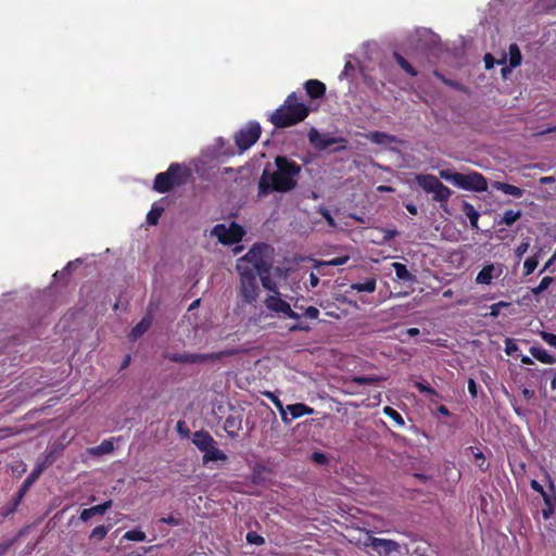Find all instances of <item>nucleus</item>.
<instances>
[{
  "instance_id": "14",
  "label": "nucleus",
  "mask_w": 556,
  "mask_h": 556,
  "mask_svg": "<svg viewBox=\"0 0 556 556\" xmlns=\"http://www.w3.org/2000/svg\"><path fill=\"white\" fill-rule=\"evenodd\" d=\"M544 508L542 515L545 520H553L556 523V494L554 484H551L549 493L543 497Z\"/></svg>"
},
{
  "instance_id": "2",
  "label": "nucleus",
  "mask_w": 556,
  "mask_h": 556,
  "mask_svg": "<svg viewBox=\"0 0 556 556\" xmlns=\"http://www.w3.org/2000/svg\"><path fill=\"white\" fill-rule=\"evenodd\" d=\"M257 249H250L249 252L237 262L236 269L240 281L238 295L243 304H255L260 295L257 276L254 271L251 258H255Z\"/></svg>"
},
{
  "instance_id": "10",
  "label": "nucleus",
  "mask_w": 556,
  "mask_h": 556,
  "mask_svg": "<svg viewBox=\"0 0 556 556\" xmlns=\"http://www.w3.org/2000/svg\"><path fill=\"white\" fill-rule=\"evenodd\" d=\"M232 350H226L225 352H220L217 354H190V353H178L176 351L168 352L165 357L179 363H200L207 359H216L220 356H228L231 355Z\"/></svg>"
},
{
  "instance_id": "47",
  "label": "nucleus",
  "mask_w": 556,
  "mask_h": 556,
  "mask_svg": "<svg viewBox=\"0 0 556 556\" xmlns=\"http://www.w3.org/2000/svg\"><path fill=\"white\" fill-rule=\"evenodd\" d=\"M304 316L309 319H317L319 317V309L315 306H308L304 311Z\"/></svg>"
},
{
  "instance_id": "1",
  "label": "nucleus",
  "mask_w": 556,
  "mask_h": 556,
  "mask_svg": "<svg viewBox=\"0 0 556 556\" xmlns=\"http://www.w3.org/2000/svg\"><path fill=\"white\" fill-rule=\"evenodd\" d=\"M276 170L264 168L257 184V198L262 199L273 192L287 193L298 186L302 166L286 155L274 160Z\"/></svg>"
},
{
  "instance_id": "59",
  "label": "nucleus",
  "mask_w": 556,
  "mask_h": 556,
  "mask_svg": "<svg viewBox=\"0 0 556 556\" xmlns=\"http://www.w3.org/2000/svg\"><path fill=\"white\" fill-rule=\"evenodd\" d=\"M555 181V178L553 176H544L540 178V184L542 185H548Z\"/></svg>"
},
{
  "instance_id": "28",
  "label": "nucleus",
  "mask_w": 556,
  "mask_h": 556,
  "mask_svg": "<svg viewBox=\"0 0 556 556\" xmlns=\"http://www.w3.org/2000/svg\"><path fill=\"white\" fill-rule=\"evenodd\" d=\"M391 266L394 269L396 278L399 280L414 281L415 277L412 273H409L406 265L399 263V262H394V263H392Z\"/></svg>"
},
{
  "instance_id": "52",
  "label": "nucleus",
  "mask_w": 556,
  "mask_h": 556,
  "mask_svg": "<svg viewBox=\"0 0 556 556\" xmlns=\"http://www.w3.org/2000/svg\"><path fill=\"white\" fill-rule=\"evenodd\" d=\"M161 522L168 523L172 526H179L181 525V518H176L174 516H168L160 519Z\"/></svg>"
},
{
  "instance_id": "58",
  "label": "nucleus",
  "mask_w": 556,
  "mask_h": 556,
  "mask_svg": "<svg viewBox=\"0 0 556 556\" xmlns=\"http://www.w3.org/2000/svg\"><path fill=\"white\" fill-rule=\"evenodd\" d=\"M283 315H286L287 317L291 318V319H300V314H298L296 312L292 311V308L290 307V311H287L283 313Z\"/></svg>"
},
{
  "instance_id": "39",
  "label": "nucleus",
  "mask_w": 556,
  "mask_h": 556,
  "mask_svg": "<svg viewBox=\"0 0 556 556\" xmlns=\"http://www.w3.org/2000/svg\"><path fill=\"white\" fill-rule=\"evenodd\" d=\"M124 539L129 540V541L142 542L146 540V533L141 530L135 529V530L127 531L124 534Z\"/></svg>"
},
{
  "instance_id": "64",
  "label": "nucleus",
  "mask_w": 556,
  "mask_h": 556,
  "mask_svg": "<svg viewBox=\"0 0 556 556\" xmlns=\"http://www.w3.org/2000/svg\"><path fill=\"white\" fill-rule=\"evenodd\" d=\"M406 333H407L408 337H415V336L419 334L420 331H419L418 328H408L406 330Z\"/></svg>"
},
{
  "instance_id": "19",
  "label": "nucleus",
  "mask_w": 556,
  "mask_h": 556,
  "mask_svg": "<svg viewBox=\"0 0 556 556\" xmlns=\"http://www.w3.org/2000/svg\"><path fill=\"white\" fill-rule=\"evenodd\" d=\"M112 507V501H106L100 505L92 506L90 508H86L80 513L79 519L84 522L88 521L91 517L96 515H103L106 513L109 508Z\"/></svg>"
},
{
  "instance_id": "41",
  "label": "nucleus",
  "mask_w": 556,
  "mask_h": 556,
  "mask_svg": "<svg viewBox=\"0 0 556 556\" xmlns=\"http://www.w3.org/2000/svg\"><path fill=\"white\" fill-rule=\"evenodd\" d=\"M383 410H384V414L387 416H389L390 418H392L399 426H404V424H405L404 418L397 410H395L389 406L384 407Z\"/></svg>"
},
{
  "instance_id": "32",
  "label": "nucleus",
  "mask_w": 556,
  "mask_h": 556,
  "mask_svg": "<svg viewBox=\"0 0 556 556\" xmlns=\"http://www.w3.org/2000/svg\"><path fill=\"white\" fill-rule=\"evenodd\" d=\"M371 142L377 144H388L396 142V138L383 131H374L368 137Z\"/></svg>"
},
{
  "instance_id": "31",
  "label": "nucleus",
  "mask_w": 556,
  "mask_h": 556,
  "mask_svg": "<svg viewBox=\"0 0 556 556\" xmlns=\"http://www.w3.org/2000/svg\"><path fill=\"white\" fill-rule=\"evenodd\" d=\"M264 395L268 397L274 403L276 408L279 410L282 421L285 424H290L292 421V418H289V416H287L282 402L270 391L264 392Z\"/></svg>"
},
{
  "instance_id": "34",
  "label": "nucleus",
  "mask_w": 556,
  "mask_h": 556,
  "mask_svg": "<svg viewBox=\"0 0 556 556\" xmlns=\"http://www.w3.org/2000/svg\"><path fill=\"white\" fill-rule=\"evenodd\" d=\"M164 208L162 206H157L153 204L149 213L147 214V223L149 225L155 226L159 223L160 217L162 216Z\"/></svg>"
},
{
  "instance_id": "11",
  "label": "nucleus",
  "mask_w": 556,
  "mask_h": 556,
  "mask_svg": "<svg viewBox=\"0 0 556 556\" xmlns=\"http://www.w3.org/2000/svg\"><path fill=\"white\" fill-rule=\"evenodd\" d=\"M364 545L372 547L380 556H390L400 551V544L390 539L368 536Z\"/></svg>"
},
{
  "instance_id": "63",
  "label": "nucleus",
  "mask_w": 556,
  "mask_h": 556,
  "mask_svg": "<svg viewBox=\"0 0 556 556\" xmlns=\"http://www.w3.org/2000/svg\"><path fill=\"white\" fill-rule=\"evenodd\" d=\"M309 282L312 287H316L319 283V278L315 274L309 275Z\"/></svg>"
},
{
  "instance_id": "23",
  "label": "nucleus",
  "mask_w": 556,
  "mask_h": 556,
  "mask_svg": "<svg viewBox=\"0 0 556 556\" xmlns=\"http://www.w3.org/2000/svg\"><path fill=\"white\" fill-rule=\"evenodd\" d=\"M463 212L469 219L471 228L478 229L480 213L475 208V206L471 203L465 201L463 203Z\"/></svg>"
},
{
  "instance_id": "12",
  "label": "nucleus",
  "mask_w": 556,
  "mask_h": 556,
  "mask_svg": "<svg viewBox=\"0 0 556 556\" xmlns=\"http://www.w3.org/2000/svg\"><path fill=\"white\" fill-rule=\"evenodd\" d=\"M308 140L313 146H315L319 150H325L339 142H346L345 139L342 137L320 135L319 131L314 127H312L308 131Z\"/></svg>"
},
{
  "instance_id": "36",
  "label": "nucleus",
  "mask_w": 556,
  "mask_h": 556,
  "mask_svg": "<svg viewBox=\"0 0 556 556\" xmlns=\"http://www.w3.org/2000/svg\"><path fill=\"white\" fill-rule=\"evenodd\" d=\"M533 357L544 364H553L555 358L546 350H531Z\"/></svg>"
},
{
  "instance_id": "55",
  "label": "nucleus",
  "mask_w": 556,
  "mask_h": 556,
  "mask_svg": "<svg viewBox=\"0 0 556 556\" xmlns=\"http://www.w3.org/2000/svg\"><path fill=\"white\" fill-rule=\"evenodd\" d=\"M468 391L472 397H477L478 394V388L472 378L468 380Z\"/></svg>"
},
{
  "instance_id": "61",
  "label": "nucleus",
  "mask_w": 556,
  "mask_h": 556,
  "mask_svg": "<svg viewBox=\"0 0 556 556\" xmlns=\"http://www.w3.org/2000/svg\"><path fill=\"white\" fill-rule=\"evenodd\" d=\"M406 210L412 214V215H417L418 213V210H417V206L413 203H409V204H406L405 205Z\"/></svg>"
},
{
  "instance_id": "44",
  "label": "nucleus",
  "mask_w": 556,
  "mask_h": 556,
  "mask_svg": "<svg viewBox=\"0 0 556 556\" xmlns=\"http://www.w3.org/2000/svg\"><path fill=\"white\" fill-rule=\"evenodd\" d=\"M509 306V303L507 302H504V301H501V302H497V303H494L490 306V313L489 315L491 317H497L500 315V309L502 307H507Z\"/></svg>"
},
{
  "instance_id": "15",
  "label": "nucleus",
  "mask_w": 556,
  "mask_h": 556,
  "mask_svg": "<svg viewBox=\"0 0 556 556\" xmlns=\"http://www.w3.org/2000/svg\"><path fill=\"white\" fill-rule=\"evenodd\" d=\"M279 295V292L278 294L274 293V295H268L265 299V305L269 311L283 314L285 312L290 311V304L282 300Z\"/></svg>"
},
{
  "instance_id": "33",
  "label": "nucleus",
  "mask_w": 556,
  "mask_h": 556,
  "mask_svg": "<svg viewBox=\"0 0 556 556\" xmlns=\"http://www.w3.org/2000/svg\"><path fill=\"white\" fill-rule=\"evenodd\" d=\"M521 217V211L506 210L498 222V224H504L506 226H511Z\"/></svg>"
},
{
  "instance_id": "43",
  "label": "nucleus",
  "mask_w": 556,
  "mask_h": 556,
  "mask_svg": "<svg viewBox=\"0 0 556 556\" xmlns=\"http://www.w3.org/2000/svg\"><path fill=\"white\" fill-rule=\"evenodd\" d=\"M247 542L254 545H263L265 543V539L257 534L254 531H250L247 533Z\"/></svg>"
},
{
  "instance_id": "3",
  "label": "nucleus",
  "mask_w": 556,
  "mask_h": 556,
  "mask_svg": "<svg viewBox=\"0 0 556 556\" xmlns=\"http://www.w3.org/2000/svg\"><path fill=\"white\" fill-rule=\"evenodd\" d=\"M309 114V109L298 101L295 92H291L283 104L270 116L271 124L277 128H287L303 122Z\"/></svg>"
},
{
  "instance_id": "20",
  "label": "nucleus",
  "mask_w": 556,
  "mask_h": 556,
  "mask_svg": "<svg viewBox=\"0 0 556 556\" xmlns=\"http://www.w3.org/2000/svg\"><path fill=\"white\" fill-rule=\"evenodd\" d=\"M286 414H290V418L295 419L299 417H302L304 415H312L314 413V409L303 403H296L285 406Z\"/></svg>"
},
{
  "instance_id": "42",
  "label": "nucleus",
  "mask_w": 556,
  "mask_h": 556,
  "mask_svg": "<svg viewBox=\"0 0 556 556\" xmlns=\"http://www.w3.org/2000/svg\"><path fill=\"white\" fill-rule=\"evenodd\" d=\"M110 528L109 527H105V526H98L96 527L91 534H90V539H96L98 541H101L105 538V535L108 534Z\"/></svg>"
},
{
  "instance_id": "48",
  "label": "nucleus",
  "mask_w": 556,
  "mask_h": 556,
  "mask_svg": "<svg viewBox=\"0 0 556 556\" xmlns=\"http://www.w3.org/2000/svg\"><path fill=\"white\" fill-rule=\"evenodd\" d=\"M319 214L325 218V220L328 223L329 226H334V219L331 215V213L325 208V207H320L319 208Z\"/></svg>"
},
{
  "instance_id": "26",
  "label": "nucleus",
  "mask_w": 556,
  "mask_h": 556,
  "mask_svg": "<svg viewBox=\"0 0 556 556\" xmlns=\"http://www.w3.org/2000/svg\"><path fill=\"white\" fill-rule=\"evenodd\" d=\"M114 450V444L111 439L103 440L99 445L91 447L88 450L90 455L101 456L104 454H110Z\"/></svg>"
},
{
  "instance_id": "25",
  "label": "nucleus",
  "mask_w": 556,
  "mask_h": 556,
  "mask_svg": "<svg viewBox=\"0 0 556 556\" xmlns=\"http://www.w3.org/2000/svg\"><path fill=\"white\" fill-rule=\"evenodd\" d=\"M227 455L219 448H217L216 444H213L212 447H208L204 451L203 462H216V460H226Z\"/></svg>"
},
{
  "instance_id": "9",
  "label": "nucleus",
  "mask_w": 556,
  "mask_h": 556,
  "mask_svg": "<svg viewBox=\"0 0 556 556\" xmlns=\"http://www.w3.org/2000/svg\"><path fill=\"white\" fill-rule=\"evenodd\" d=\"M456 187L464 190L483 192L488 189V181L482 174L471 172L469 174H460Z\"/></svg>"
},
{
  "instance_id": "45",
  "label": "nucleus",
  "mask_w": 556,
  "mask_h": 556,
  "mask_svg": "<svg viewBox=\"0 0 556 556\" xmlns=\"http://www.w3.org/2000/svg\"><path fill=\"white\" fill-rule=\"evenodd\" d=\"M530 244H529V241L526 240L523 242H521L516 249H515V255L518 260H521L522 256L527 253L528 249H529Z\"/></svg>"
},
{
  "instance_id": "50",
  "label": "nucleus",
  "mask_w": 556,
  "mask_h": 556,
  "mask_svg": "<svg viewBox=\"0 0 556 556\" xmlns=\"http://www.w3.org/2000/svg\"><path fill=\"white\" fill-rule=\"evenodd\" d=\"M530 485L535 492L540 493L542 497L549 493L545 491L544 488L536 480H531Z\"/></svg>"
},
{
  "instance_id": "51",
  "label": "nucleus",
  "mask_w": 556,
  "mask_h": 556,
  "mask_svg": "<svg viewBox=\"0 0 556 556\" xmlns=\"http://www.w3.org/2000/svg\"><path fill=\"white\" fill-rule=\"evenodd\" d=\"M348 261H349V256H339V257H334V258L328 261L327 264L331 265V266H340V265H344Z\"/></svg>"
},
{
  "instance_id": "53",
  "label": "nucleus",
  "mask_w": 556,
  "mask_h": 556,
  "mask_svg": "<svg viewBox=\"0 0 556 556\" xmlns=\"http://www.w3.org/2000/svg\"><path fill=\"white\" fill-rule=\"evenodd\" d=\"M543 339L548 345L556 348V334L543 332Z\"/></svg>"
},
{
  "instance_id": "4",
  "label": "nucleus",
  "mask_w": 556,
  "mask_h": 556,
  "mask_svg": "<svg viewBox=\"0 0 556 556\" xmlns=\"http://www.w3.org/2000/svg\"><path fill=\"white\" fill-rule=\"evenodd\" d=\"M251 249H257L255 258H251L254 271L260 277L262 286L278 294V286L271 277L273 269V249L267 243H255Z\"/></svg>"
},
{
  "instance_id": "29",
  "label": "nucleus",
  "mask_w": 556,
  "mask_h": 556,
  "mask_svg": "<svg viewBox=\"0 0 556 556\" xmlns=\"http://www.w3.org/2000/svg\"><path fill=\"white\" fill-rule=\"evenodd\" d=\"M393 58L399 64V66L409 76L415 77L417 76V71L415 67L399 52H393Z\"/></svg>"
},
{
  "instance_id": "21",
  "label": "nucleus",
  "mask_w": 556,
  "mask_h": 556,
  "mask_svg": "<svg viewBox=\"0 0 556 556\" xmlns=\"http://www.w3.org/2000/svg\"><path fill=\"white\" fill-rule=\"evenodd\" d=\"M495 265L486 264L483 268L478 273L476 277V282L478 285H490L492 279L494 278Z\"/></svg>"
},
{
  "instance_id": "46",
  "label": "nucleus",
  "mask_w": 556,
  "mask_h": 556,
  "mask_svg": "<svg viewBox=\"0 0 556 556\" xmlns=\"http://www.w3.org/2000/svg\"><path fill=\"white\" fill-rule=\"evenodd\" d=\"M312 460L318 465H326L329 459L326 454L321 452H314L312 454Z\"/></svg>"
},
{
  "instance_id": "40",
  "label": "nucleus",
  "mask_w": 556,
  "mask_h": 556,
  "mask_svg": "<svg viewBox=\"0 0 556 556\" xmlns=\"http://www.w3.org/2000/svg\"><path fill=\"white\" fill-rule=\"evenodd\" d=\"M553 282V278L549 277V276H545L541 279L539 286H536L535 288L532 289V293L538 295L540 293H542L543 291H545L549 285Z\"/></svg>"
},
{
  "instance_id": "18",
  "label": "nucleus",
  "mask_w": 556,
  "mask_h": 556,
  "mask_svg": "<svg viewBox=\"0 0 556 556\" xmlns=\"http://www.w3.org/2000/svg\"><path fill=\"white\" fill-rule=\"evenodd\" d=\"M509 53V66L502 68V75L505 77L511 68H515L521 64L522 55L517 43H510L508 48Z\"/></svg>"
},
{
  "instance_id": "16",
  "label": "nucleus",
  "mask_w": 556,
  "mask_h": 556,
  "mask_svg": "<svg viewBox=\"0 0 556 556\" xmlns=\"http://www.w3.org/2000/svg\"><path fill=\"white\" fill-rule=\"evenodd\" d=\"M304 88L311 99H320L326 93V85L318 79L306 80Z\"/></svg>"
},
{
  "instance_id": "35",
  "label": "nucleus",
  "mask_w": 556,
  "mask_h": 556,
  "mask_svg": "<svg viewBox=\"0 0 556 556\" xmlns=\"http://www.w3.org/2000/svg\"><path fill=\"white\" fill-rule=\"evenodd\" d=\"M539 264V256L538 254H534L530 257H528L523 263V275L529 276L531 275Z\"/></svg>"
},
{
  "instance_id": "5",
  "label": "nucleus",
  "mask_w": 556,
  "mask_h": 556,
  "mask_svg": "<svg viewBox=\"0 0 556 556\" xmlns=\"http://www.w3.org/2000/svg\"><path fill=\"white\" fill-rule=\"evenodd\" d=\"M191 176V170L179 163H172L166 172L159 173L153 182V189L159 193H166L174 187L185 185Z\"/></svg>"
},
{
  "instance_id": "17",
  "label": "nucleus",
  "mask_w": 556,
  "mask_h": 556,
  "mask_svg": "<svg viewBox=\"0 0 556 556\" xmlns=\"http://www.w3.org/2000/svg\"><path fill=\"white\" fill-rule=\"evenodd\" d=\"M193 444L202 452L216 444L214 438L207 431H195L192 437Z\"/></svg>"
},
{
  "instance_id": "7",
  "label": "nucleus",
  "mask_w": 556,
  "mask_h": 556,
  "mask_svg": "<svg viewBox=\"0 0 556 556\" xmlns=\"http://www.w3.org/2000/svg\"><path fill=\"white\" fill-rule=\"evenodd\" d=\"M261 126L257 122H250L235 135V142L240 152L250 149L261 137Z\"/></svg>"
},
{
  "instance_id": "62",
  "label": "nucleus",
  "mask_w": 556,
  "mask_h": 556,
  "mask_svg": "<svg viewBox=\"0 0 556 556\" xmlns=\"http://www.w3.org/2000/svg\"><path fill=\"white\" fill-rule=\"evenodd\" d=\"M176 427H177V430H178L180 433H185L186 435L188 434V430H185V427H186L185 421L179 420V421L177 422Z\"/></svg>"
},
{
  "instance_id": "57",
  "label": "nucleus",
  "mask_w": 556,
  "mask_h": 556,
  "mask_svg": "<svg viewBox=\"0 0 556 556\" xmlns=\"http://www.w3.org/2000/svg\"><path fill=\"white\" fill-rule=\"evenodd\" d=\"M475 457L477 460V466L483 469V465L485 462L483 454L481 452H478L475 454Z\"/></svg>"
},
{
  "instance_id": "8",
  "label": "nucleus",
  "mask_w": 556,
  "mask_h": 556,
  "mask_svg": "<svg viewBox=\"0 0 556 556\" xmlns=\"http://www.w3.org/2000/svg\"><path fill=\"white\" fill-rule=\"evenodd\" d=\"M212 235L215 236L223 244H235L242 240L245 231L237 223H231L229 227L224 224H217L214 226Z\"/></svg>"
},
{
  "instance_id": "13",
  "label": "nucleus",
  "mask_w": 556,
  "mask_h": 556,
  "mask_svg": "<svg viewBox=\"0 0 556 556\" xmlns=\"http://www.w3.org/2000/svg\"><path fill=\"white\" fill-rule=\"evenodd\" d=\"M242 409L232 408L224 424V429L230 438L235 439L238 437L239 431L242 429Z\"/></svg>"
},
{
  "instance_id": "56",
  "label": "nucleus",
  "mask_w": 556,
  "mask_h": 556,
  "mask_svg": "<svg viewBox=\"0 0 556 556\" xmlns=\"http://www.w3.org/2000/svg\"><path fill=\"white\" fill-rule=\"evenodd\" d=\"M13 543H14V540L1 543L0 544V556H4Z\"/></svg>"
},
{
  "instance_id": "38",
  "label": "nucleus",
  "mask_w": 556,
  "mask_h": 556,
  "mask_svg": "<svg viewBox=\"0 0 556 556\" xmlns=\"http://www.w3.org/2000/svg\"><path fill=\"white\" fill-rule=\"evenodd\" d=\"M440 177L452 182L454 186L457 185L458 177L462 173H456L451 169H441L440 170Z\"/></svg>"
},
{
  "instance_id": "49",
  "label": "nucleus",
  "mask_w": 556,
  "mask_h": 556,
  "mask_svg": "<svg viewBox=\"0 0 556 556\" xmlns=\"http://www.w3.org/2000/svg\"><path fill=\"white\" fill-rule=\"evenodd\" d=\"M416 388L419 390V392L421 393H426V394H429V395H435V391L430 388L429 386L422 383V382H416L415 383Z\"/></svg>"
},
{
  "instance_id": "60",
  "label": "nucleus",
  "mask_w": 556,
  "mask_h": 556,
  "mask_svg": "<svg viewBox=\"0 0 556 556\" xmlns=\"http://www.w3.org/2000/svg\"><path fill=\"white\" fill-rule=\"evenodd\" d=\"M522 395H523V397H525L526 400H528V401H529V400H531V399L533 397L534 392H533L532 390H530V389L525 388V389L522 390Z\"/></svg>"
},
{
  "instance_id": "6",
  "label": "nucleus",
  "mask_w": 556,
  "mask_h": 556,
  "mask_svg": "<svg viewBox=\"0 0 556 556\" xmlns=\"http://www.w3.org/2000/svg\"><path fill=\"white\" fill-rule=\"evenodd\" d=\"M416 182L426 193L432 194L433 201L441 204L447 203L452 195V190L434 175L419 174L416 176Z\"/></svg>"
},
{
  "instance_id": "37",
  "label": "nucleus",
  "mask_w": 556,
  "mask_h": 556,
  "mask_svg": "<svg viewBox=\"0 0 556 556\" xmlns=\"http://www.w3.org/2000/svg\"><path fill=\"white\" fill-rule=\"evenodd\" d=\"M381 380H382V378L377 377V376H355L352 379V383H357L361 386L362 384H374Z\"/></svg>"
},
{
  "instance_id": "30",
  "label": "nucleus",
  "mask_w": 556,
  "mask_h": 556,
  "mask_svg": "<svg viewBox=\"0 0 556 556\" xmlns=\"http://www.w3.org/2000/svg\"><path fill=\"white\" fill-rule=\"evenodd\" d=\"M495 188L502 191L505 194L513 195L515 198H520L523 194V190L517 186L507 184V182H496Z\"/></svg>"
},
{
  "instance_id": "24",
  "label": "nucleus",
  "mask_w": 556,
  "mask_h": 556,
  "mask_svg": "<svg viewBox=\"0 0 556 556\" xmlns=\"http://www.w3.org/2000/svg\"><path fill=\"white\" fill-rule=\"evenodd\" d=\"M377 287V280L374 277L367 278L364 282H355L350 286L351 290L357 291V292H368L372 293L375 292Z\"/></svg>"
},
{
  "instance_id": "22",
  "label": "nucleus",
  "mask_w": 556,
  "mask_h": 556,
  "mask_svg": "<svg viewBox=\"0 0 556 556\" xmlns=\"http://www.w3.org/2000/svg\"><path fill=\"white\" fill-rule=\"evenodd\" d=\"M42 472V466L36 467L33 472L26 478V480L23 483V486L17 493V498L15 505H17L18 501L24 496L26 490L38 479V477Z\"/></svg>"
},
{
  "instance_id": "54",
  "label": "nucleus",
  "mask_w": 556,
  "mask_h": 556,
  "mask_svg": "<svg viewBox=\"0 0 556 556\" xmlns=\"http://www.w3.org/2000/svg\"><path fill=\"white\" fill-rule=\"evenodd\" d=\"M483 60H484V65H485V68H486V70H491V68H493V66H494V64H495V62H496V61H495V59H494V56H493L491 53H486V54L484 55V59H483Z\"/></svg>"
},
{
  "instance_id": "27",
  "label": "nucleus",
  "mask_w": 556,
  "mask_h": 556,
  "mask_svg": "<svg viewBox=\"0 0 556 556\" xmlns=\"http://www.w3.org/2000/svg\"><path fill=\"white\" fill-rule=\"evenodd\" d=\"M152 318L150 316L143 317L130 331V337L136 340L140 338L151 326Z\"/></svg>"
}]
</instances>
